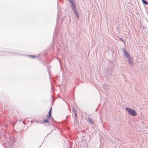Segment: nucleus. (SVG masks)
<instances>
[{
	"instance_id": "nucleus-1",
	"label": "nucleus",
	"mask_w": 148,
	"mask_h": 148,
	"mask_svg": "<svg viewBox=\"0 0 148 148\" xmlns=\"http://www.w3.org/2000/svg\"><path fill=\"white\" fill-rule=\"evenodd\" d=\"M125 110L127 111L130 114L133 116H135L137 114V113L136 111L134 110H132V109L127 107L125 108Z\"/></svg>"
},
{
	"instance_id": "nucleus-2",
	"label": "nucleus",
	"mask_w": 148,
	"mask_h": 148,
	"mask_svg": "<svg viewBox=\"0 0 148 148\" xmlns=\"http://www.w3.org/2000/svg\"><path fill=\"white\" fill-rule=\"evenodd\" d=\"M128 59V62L131 65H133L134 64V62L133 60V58L132 56H130L127 58Z\"/></svg>"
},
{
	"instance_id": "nucleus-3",
	"label": "nucleus",
	"mask_w": 148,
	"mask_h": 148,
	"mask_svg": "<svg viewBox=\"0 0 148 148\" xmlns=\"http://www.w3.org/2000/svg\"><path fill=\"white\" fill-rule=\"evenodd\" d=\"M70 5L73 10V12L77 11L76 6L74 4V2L70 4Z\"/></svg>"
},
{
	"instance_id": "nucleus-4",
	"label": "nucleus",
	"mask_w": 148,
	"mask_h": 148,
	"mask_svg": "<svg viewBox=\"0 0 148 148\" xmlns=\"http://www.w3.org/2000/svg\"><path fill=\"white\" fill-rule=\"evenodd\" d=\"M51 110H52V107H51L50 108V109L49 111L48 114L49 115L47 116V117L48 118L50 119V117L51 116Z\"/></svg>"
},
{
	"instance_id": "nucleus-5",
	"label": "nucleus",
	"mask_w": 148,
	"mask_h": 148,
	"mask_svg": "<svg viewBox=\"0 0 148 148\" xmlns=\"http://www.w3.org/2000/svg\"><path fill=\"white\" fill-rule=\"evenodd\" d=\"M124 54L125 56H126L127 58L130 57V56L129 55V54H128V52L126 51V50H124Z\"/></svg>"
},
{
	"instance_id": "nucleus-6",
	"label": "nucleus",
	"mask_w": 148,
	"mask_h": 148,
	"mask_svg": "<svg viewBox=\"0 0 148 148\" xmlns=\"http://www.w3.org/2000/svg\"><path fill=\"white\" fill-rule=\"evenodd\" d=\"M108 72H107V73L109 75L111 74L112 73V71L111 69H108Z\"/></svg>"
},
{
	"instance_id": "nucleus-7",
	"label": "nucleus",
	"mask_w": 148,
	"mask_h": 148,
	"mask_svg": "<svg viewBox=\"0 0 148 148\" xmlns=\"http://www.w3.org/2000/svg\"><path fill=\"white\" fill-rule=\"evenodd\" d=\"M88 120H89V122L92 124H94V121H93V120H91L90 119V118H88Z\"/></svg>"
},
{
	"instance_id": "nucleus-8",
	"label": "nucleus",
	"mask_w": 148,
	"mask_h": 148,
	"mask_svg": "<svg viewBox=\"0 0 148 148\" xmlns=\"http://www.w3.org/2000/svg\"><path fill=\"white\" fill-rule=\"evenodd\" d=\"M73 13H74L75 14L76 16H77V17L78 18L79 17V15L78 14L77 12V11L74 12Z\"/></svg>"
},
{
	"instance_id": "nucleus-9",
	"label": "nucleus",
	"mask_w": 148,
	"mask_h": 148,
	"mask_svg": "<svg viewBox=\"0 0 148 148\" xmlns=\"http://www.w3.org/2000/svg\"><path fill=\"white\" fill-rule=\"evenodd\" d=\"M142 2L143 3L145 4V5H148V3L145 0H142Z\"/></svg>"
},
{
	"instance_id": "nucleus-10",
	"label": "nucleus",
	"mask_w": 148,
	"mask_h": 148,
	"mask_svg": "<svg viewBox=\"0 0 148 148\" xmlns=\"http://www.w3.org/2000/svg\"><path fill=\"white\" fill-rule=\"evenodd\" d=\"M50 119L48 118L47 117V119L46 120H45L44 121V122L45 123H48V121L49 119Z\"/></svg>"
},
{
	"instance_id": "nucleus-11",
	"label": "nucleus",
	"mask_w": 148,
	"mask_h": 148,
	"mask_svg": "<svg viewBox=\"0 0 148 148\" xmlns=\"http://www.w3.org/2000/svg\"><path fill=\"white\" fill-rule=\"evenodd\" d=\"M29 56L30 58H34L36 57L34 55H30Z\"/></svg>"
},
{
	"instance_id": "nucleus-12",
	"label": "nucleus",
	"mask_w": 148,
	"mask_h": 148,
	"mask_svg": "<svg viewBox=\"0 0 148 148\" xmlns=\"http://www.w3.org/2000/svg\"><path fill=\"white\" fill-rule=\"evenodd\" d=\"M74 113H75V116L76 118H77V114L76 113V111H74Z\"/></svg>"
},
{
	"instance_id": "nucleus-13",
	"label": "nucleus",
	"mask_w": 148,
	"mask_h": 148,
	"mask_svg": "<svg viewBox=\"0 0 148 148\" xmlns=\"http://www.w3.org/2000/svg\"><path fill=\"white\" fill-rule=\"evenodd\" d=\"M120 40L123 41L124 43H125V41L122 38H120Z\"/></svg>"
},
{
	"instance_id": "nucleus-14",
	"label": "nucleus",
	"mask_w": 148,
	"mask_h": 148,
	"mask_svg": "<svg viewBox=\"0 0 148 148\" xmlns=\"http://www.w3.org/2000/svg\"><path fill=\"white\" fill-rule=\"evenodd\" d=\"M23 124H25V123H24V121H23Z\"/></svg>"
}]
</instances>
